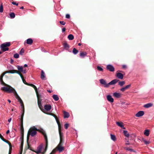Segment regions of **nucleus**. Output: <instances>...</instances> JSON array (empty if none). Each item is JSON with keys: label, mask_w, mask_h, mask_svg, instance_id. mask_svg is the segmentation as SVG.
<instances>
[{"label": "nucleus", "mask_w": 154, "mask_h": 154, "mask_svg": "<svg viewBox=\"0 0 154 154\" xmlns=\"http://www.w3.org/2000/svg\"><path fill=\"white\" fill-rule=\"evenodd\" d=\"M8 69L9 70L8 71H11L12 72L14 70H16L14 69V67L13 66L11 65H9L8 66Z\"/></svg>", "instance_id": "nucleus-22"}, {"label": "nucleus", "mask_w": 154, "mask_h": 154, "mask_svg": "<svg viewBox=\"0 0 154 154\" xmlns=\"http://www.w3.org/2000/svg\"><path fill=\"white\" fill-rule=\"evenodd\" d=\"M44 108L46 111H49L51 109V106L50 105H46L44 106Z\"/></svg>", "instance_id": "nucleus-16"}, {"label": "nucleus", "mask_w": 154, "mask_h": 154, "mask_svg": "<svg viewBox=\"0 0 154 154\" xmlns=\"http://www.w3.org/2000/svg\"><path fill=\"white\" fill-rule=\"evenodd\" d=\"M43 112H44V113H45L49 115H51L52 116H53L55 118V119H56V121L58 125V127H59L60 126V124L59 122L57 120V117L54 114L52 113H46V112H45L44 111H43Z\"/></svg>", "instance_id": "nucleus-7"}, {"label": "nucleus", "mask_w": 154, "mask_h": 154, "mask_svg": "<svg viewBox=\"0 0 154 154\" xmlns=\"http://www.w3.org/2000/svg\"><path fill=\"white\" fill-rule=\"evenodd\" d=\"M63 114H64V118H68L69 116V113L65 111H63Z\"/></svg>", "instance_id": "nucleus-24"}, {"label": "nucleus", "mask_w": 154, "mask_h": 154, "mask_svg": "<svg viewBox=\"0 0 154 154\" xmlns=\"http://www.w3.org/2000/svg\"><path fill=\"white\" fill-rule=\"evenodd\" d=\"M3 6L2 4H1L0 6V12L2 13L3 11Z\"/></svg>", "instance_id": "nucleus-41"}, {"label": "nucleus", "mask_w": 154, "mask_h": 154, "mask_svg": "<svg viewBox=\"0 0 154 154\" xmlns=\"http://www.w3.org/2000/svg\"><path fill=\"white\" fill-rule=\"evenodd\" d=\"M107 100L110 103H112L114 102V99L110 95H107Z\"/></svg>", "instance_id": "nucleus-14"}, {"label": "nucleus", "mask_w": 154, "mask_h": 154, "mask_svg": "<svg viewBox=\"0 0 154 154\" xmlns=\"http://www.w3.org/2000/svg\"><path fill=\"white\" fill-rule=\"evenodd\" d=\"M37 132L36 131H33L29 129L28 130L27 135V141L29 140L30 135L31 137H33L35 136Z\"/></svg>", "instance_id": "nucleus-4"}, {"label": "nucleus", "mask_w": 154, "mask_h": 154, "mask_svg": "<svg viewBox=\"0 0 154 154\" xmlns=\"http://www.w3.org/2000/svg\"><path fill=\"white\" fill-rule=\"evenodd\" d=\"M7 73H10L12 74V72L8 71H5L2 74V76H4L5 74H7Z\"/></svg>", "instance_id": "nucleus-38"}, {"label": "nucleus", "mask_w": 154, "mask_h": 154, "mask_svg": "<svg viewBox=\"0 0 154 154\" xmlns=\"http://www.w3.org/2000/svg\"><path fill=\"white\" fill-rule=\"evenodd\" d=\"M10 146V149H9V154H10V151H11V145Z\"/></svg>", "instance_id": "nucleus-57"}, {"label": "nucleus", "mask_w": 154, "mask_h": 154, "mask_svg": "<svg viewBox=\"0 0 154 154\" xmlns=\"http://www.w3.org/2000/svg\"><path fill=\"white\" fill-rule=\"evenodd\" d=\"M100 83L103 85L106 88H108V83H106V81L103 79H101L99 80Z\"/></svg>", "instance_id": "nucleus-8"}, {"label": "nucleus", "mask_w": 154, "mask_h": 154, "mask_svg": "<svg viewBox=\"0 0 154 154\" xmlns=\"http://www.w3.org/2000/svg\"><path fill=\"white\" fill-rule=\"evenodd\" d=\"M59 22L61 24L63 25H65L66 24V23L63 21H60Z\"/></svg>", "instance_id": "nucleus-50"}, {"label": "nucleus", "mask_w": 154, "mask_h": 154, "mask_svg": "<svg viewBox=\"0 0 154 154\" xmlns=\"http://www.w3.org/2000/svg\"><path fill=\"white\" fill-rule=\"evenodd\" d=\"M32 40L30 38H28L26 40V43L28 44L31 45L32 44L33 42Z\"/></svg>", "instance_id": "nucleus-23"}, {"label": "nucleus", "mask_w": 154, "mask_h": 154, "mask_svg": "<svg viewBox=\"0 0 154 154\" xmlns=\"http://www.w3.org/2000/svg\"><path fill=\"white\" fill-rule=\"evenodd\" d=\"M144 134L147 136H148L149 134V131L148 129L145 130L144 131Z\"/></svg>", "instance_id": "nucleus-27"}, {"label": "nucleus", "mask_w": 154, "mask_h": 154, "mask_svg": "<svg viewBox=\"0 0 154 154\" xmlns=\"http://www.w3.org/2000/svg\"><path fill=\"white\" fill-rule=\"evenodd\" d=\"M10 45V42H6L0 45V48L3 52H5L8 50L9 48L7 47L9 46Z\"/></svg>", "instance_id": "nucleus-3"}, {"label": "nucleus", "mask_w": 154, "mask_h": 154, "mask_svg": "<svg viewBox=\"0 0 154 154\" xmlns=\"http://www.w3.org/2000/svg\"><path fill=\"white\" fill-rule=\"evenodd\" d=\"M152 104L151 103H148L144 105V107L145 108H148L151 107Z\"/></svg>", "instance_id": "nucleus-31"}, {"label": "nucleus", "mask_w": 154, "mask_h": 154, "mask_svg": "<svg viewBox=\"0 0 154 154\" xmlns=\"http://www.w3.org/2000/svg\"><path fill=\"white\" fill-rule=\"evenodd\" d=\"M14 57L15 58H18L19 57V55L18 54L16 53L14 54Z\"/></svg>", "instance_id": "nucleus-43"}, {"label": "nucleus", "mask_w": 154, "mask_h": 154, "mask_svg": "<svg viewBox=\"0 0 154 154\" xmlns=\"http://www.w3.org/2000/svg\"><path fill=\"white\" fill-rule=\"evenodd\" d=\"M56 149L59 152H62L64 149L63 147H57Z\"/></svg>", "instance_id": "nucleus-25"}, {"label": "nucleus", "mask_w": 154, "mask_h": 154, "mask_svg": "<svg viewBox=\"0 0 154 154\" xmlns=\"http://www.w3.org/2000/svg\"><path fill=\"white\" fill-rule=\"evenodd\" d=\"M52 97H53V98L54 99L55 101H58L59 99V98L57 95L54 94V95H53Z\"/></svg>", "instance_id": "nucleus-29"}, {"label": "nucleus", "mask_w": 154, "mask_h": 154, "mask_svg": "<svg viewBox=\"0 0 154 154\" xmlns=\"http://www.w3.org/2000/svg\"><path fill=\"white\" fill-rule=\"evenodd\" d=\"M64 47L66 49L68 50L69 48V45L66 42H65L63 44Z\"/></svg>", "instance_id": "nucleus-28"}, {"label": "nucleus", "mask_w": 154, "mask_h": 154, "mask_svg": "<svg viewBox=\"0 0 154 154\" xmlns=\"http://www.w3.org/2000/svg\"><path fill=\"white\" fill-rule=\"evenodd\" d=\"M113 96L115 97L119 98L121 97V94L116 92L113 93Z\"/></svg>", "instance_id": "nucleus-13"}, {"label": "nucleus", "mask_w": 154, "mask_h": 154, "mask_svg": "<svg viewBox=\"0 0 154 154\" xmlns=\"http://www.w3.org/2000/svg\"><path fill=\"white\" fill-rule=\"evenodd\" d=\"M42 149V146H39L37 148V149H36V152L37 154L39 153H40L41 152V151Z\"/></svg>", "instance_id": "nucleus-19"}, {"label": "nucleus", "mask_w": 154, "mask_h": 154, "mask_svg": "<svg viewBox=\"0 0 154 154\" xmlns=\"http://www.w3.org/2000/svg\"><path fill=\"white\" fill-rule=\"evenodd\" d=\"M119 80L116 79L112 80L108 83V87H109V85H114Z\"/></svg>", "instance_id": "nucleus-15"}, {"label": "nucleus", "mask_w": 154, "mask_h": 154, "mask_svg": "<svg viewBox=\"0 0 154 154\" xmlns=\"http://www.w3.org/2000/svg\"><path fill=\"white\" fill-rule=\"evenodd\" d=\"M66 17L67 18H69L70 17V16L69 14H67L66 15Z\"/></svg>", "instance_id": "nucleus-52"}, {"label": "nucleus", "mask_w": 154, "mask_h": 154, "mask_svg": "<svg viewBox=\"0 0 154 154\" xmlns=\"http://www.w3.org/2000/svg\"><path fill=\"white\" fill-rule=\"evenodd\" d=\"M9 87L11 88H8V87H3L2 88V89L8 92L13 93H14L16 97V98L18 100V101L20 102V109L22 111L21 118L23 119L24 113V108L23 103V102L20 97L17 94L16 91L11 86H9Z\"/></svg>", "instance_id": "nucleus-1"}, {"label": "nucleus", "mask_w": 154, "mask_h": 154, "mask_svg": "<svg viewBox=\"0 0 154 154\" xmlns=\"http://www.w3.org/2000/svg\"><path fill=\"white\" fill-rule=\"evenodd\" d=\"M72 52L74 54H76L78 53V51L75 48H74Z\"/></svg>", "instance_id": "nucleus-36"}, {"label": "nucleus", "mask_w": 154, "mask_h": 154, "mask_svg": "<svg viewBox=\"0 0 154 154\" xmlns=\"http://www.w3.org/2000/svg\"><path fill=\"white\" fill-rule=\"evenodd\" d=\"M14 73H17L18 74L20 75L21 79H23V77L22 74L21 73H20V72H18V71H17V70H14V71H13V72H12V74H14Z\"/></svg>", "instance_id": "nucleus-21"}, {"label": "nucleus", "mask_w": 154, "mask_h": 154, "mask_svg": "<svg viewBox=\"0 0 154 154\" xmlns=\"http://www.w3.org/2000/svg\"><path fill=\"white\" fill-rule=\"evenodd\" d=\"M126 67H127V66L126 65H124L122 66V68H124V69L126 68Z\"/></svg>", "instance_id": "nucleus-55"}, {"label": "nucleus", "mask_w": 154, "mask_h": 154, "mask_svg": "<svg viewBox=\"0 0 154 154\" xmlns=\"http://www.w3.org/2000/svg\"><path fill=\"white\" fill-rule=\"evenodd\" d=\"M97 69L99 71H102L103 70V69L101 66H98L97 67Z\"/></svg>", "instance_id": "nucleus-40"}, {"label": "nucleus", "mask_w": 154, "mask_h": 154, "mask_svg": "<svg viewBox=\"0 0 154 154\" xmlns=\"http://www.w3.org/2000/svg\"><path fill=\"white\" fill-rule=\"evenodd\" d=\"M11 3L12 4L14 5H15L16 6H17L18 5V3H16L14 2H11Z\"/></svg>", "instance_id": "nucleus-53"}, {"label": "nucleus", "mask_w": 154, "mask_h": 154, "mask_svg": "<svg viewBox=\"0 0 154 154\" xmlns=\"http://www.w3.org/2000/svg\"><path fill=\"white\" fill-rule=\"evenodd\" d=\"M116 124L119 127L122 128V129H125V128L124 126L123 125V123L121 122H117Z\"/></svg>", "instance_id": "nucleus-17"}, {"label": "nucleus", "mask_w": 154, "mask_h": 154, "mask_svg": "<svg viewBox=\"0 0 154 154\" xmlns=\"http://www.w3.org/2000/svg\"><path fill=\"white\" fill-rule=\"evenodd\" d=\"M66 30V28H63L62 29V32H64Z\"/></svg>", "instance_id": "nucleus-56"}, {"label": "nucleus", "mask_w": 154, "mask_h": 154, "mask_svg": "<svg viewBox=\"0 0 154 154\" xmlns=\"http://www.w3.org/2000/svg\"><path fill=\"white\" fill-rule=\"evenodd\" d=\"M131 84H129L128 85H126L125 87L127 89L129 88L131 86Z\"/></svg>", "instance_id": "nucleus-49"}, {"label": "nucleus", "mask_w": 154, "mask_h": 154, "mask_svg": "<svg viewBox=\"0 0 154 154\" xmlns=\"http://www.w3.org/2000/svg\"><path fill=\"white\" fill-rule=\"evenodd\" d=\"M27 66V64H25L24 65V67H26Z\"/></svg>", "instance_id": "nucleus-60"}, {"label": "nucleus", "mask_w": 154, "mask_h": 154, "mask_svg": "<svg viewBox=\"0 0 154 154\" xmlns=\"http://www.w3.org/2000/svg\"><path fill=\"white\" fill-rule=\"evenodd\" d=\"M116 76L118 79H122L123 78V74L119 72H118L117 73Z\"/></svg>", "instance_id": "nucleus-20"}, {"label": "nucleus", "mask_w": 154, "mask_h": 154, "mask_svg": "<svg viewBox=\"0 0 154 154\" xmlns=\"http://www.w3.org/2000/svg\"><path fill=\"white\" fill-rule=\"evenodd\" d=\"M30 130H36L37 131H38L39 132H41L42 133V134L43 135L45 139V142H46V149L47 148L48 145V141L47 140V136L46 135V133L45 132V131L43 129H38L37 128H35V127L34 126H32L29 129Z\"/></svg>", "instance_id": "nucleus-2"}, {"label": "nucleus", "mask_w": 154, "mask_h": 154, "mask_svg": "<svg viewBox=\"0 0 154 154\" xmlns=\"http://www.w3.org/2000/svg\"><path fill=\"white\" fill-rule=\"evenodd\" d=\"M47 91L49 93H51L52 92V91H51L50 90H48Z\"/></svg>", "instance_id": "nucleus-62"}, {"label": "nucleus", "mask_w": 154, "mask_h": 154, "mask_svg": "<svg viewBox=\"0 0 154 154\" xmlns=\"http://www.w3.org/2000/svg\"><path fill=\"white\" fill-rule=\"evenodd\" d=\"M38 106H39V108L42 110L43 112V111H45V110L44 109H43L44 110H43L42 109H41V106H42V105H41V103L40 102H39V101H38Z\"/></svg>", "instance_id": "nucleus-39"}, {"label": "nucleus", "mask_w": 154, "mask_h": 154, "mask_svg": "<svg viewBox=\"0 0 154 154\" xmlns=\"http://www.w3.org/2000/svg\"><path fill=\"white\" fill-rule=\"evenodd\" d=\"M20 129L21 131V133H23L24 131V129L23 126V119H22V118H21L20 119Z\"/></svg>", "instance_id": "nucleus-9"}, {"label": "nucleus", "mask_w": 154, "mask_h": 154, "mask_svg": "<svg viewBox=\"0 0 154 154\" xmlns=\"http://www.w3.org/2000/svg\"><path fill=\"white\" fill-rule=\"evenodd\" d=\"M63 142L60 141V143L57 147H63L62 146Z\"/></svg>", "instance_id": "nucleus-44"}, {"label": "nucleus", "mask_w": 154, "mask_h": 154, "mask_svg": "<svg viewBox=\"0 0 154 154\" xmlns=\"http://www.w3.org/2000/svg\"><path fill=\"white\" fill-rule=\"evenodd\" d=\"M127 89H126V88H125V87H124L122 88H121L120 89V91H122V92H124V91L125 90H127Z\"/></svg>", "instance_id": "nucleus-47"}, {"label": "nucleus", "mask_w": 154, "mask_h": 154, "mask_svg": "<svg viewBox=\"0 0 154 154\" xmlns=\"http://www.w3.org/2000/svg\"><path fill=\"white\" fill-rule=\"evenodd\" d=\"M11 119H11V118H10L9 119H8V122H11Z\"/></svg>", "instance_id": "nucleus-58"}, {"label": "nucleus", "mask_w": 154, "mask_h": 154, "mask_svg": "<svg viewBox=\"0 0 154 154\" xmlns=\"http://www.w3.org/2000/svg\"><path fill=\"white\" fill-rule=\"evenodd\" d=\"M125 83L124 81H121L119 82L118 84L120 86H122L125 84Z\"/></svg>", "instance_id": "nucleus-37"}, {"label": "nucleus", "mask_w": 154, "mask_h": 154, "mask_svg": "<svg viewBox=\"0 0 154 154\" xmlns=\"http://www.w3.org/2000/svg\"><path fill=\"white\" fill-rule=\"evenodd\" d=\"M9 132H10L9 130H8L7 131V132H6V134H8V133H9Z\"/></svg>", "instance_id": "nucleus-61"}, {"label": "nucleus", "mask_w": 154, "mask_h": 154, "mask_svg": "<svg viewBox=\"0 0 154 154\" xmlns=\"http://www.w3.org/2000/svg\"><path fill=\"white\" fill-rule=\"evenodd\" d=\"M123 133L125 136L126 137H129V134L128 133L127 131L125 130L123 131Z\"/></svg>", "instance_id": "nucleus-30"}, {"label": "nucleus", "mask_w": 154, "mask_h": 154, "mask_svg": "<svg viewBox=\"0 0 154 154\" xmlns=\"http://www.w3.org/2000/svg\"><path fill=\"white\" fill-rule=\"evenodd\" d=\"M41 78L42 80H45L46 79L45 72L43 70L41 71Z\"/></svg>", "instance_id": "nucleus-18"}, {"label": "nucleus", "mask_w": 154, "mask_h": 154, "mask_svg": "<svg viewBox=\"0 0 154 154\" xmlns=\"http://www.w3.org/2000/svg\"><path fill=\"white\" fill-rule=\"evenodd\" d=\"M57 149L56 148V149H54L51 152V153L50 154H54L57 151Z\"/></svg>", "instance_id": "nucleus-45"}, {"label": "nucleus", "mask_w": 154, "mask_h": 154, "mask_svg": "<svg viewBox=\"0 0 154 154\" xmlns=\"http://www.w3.org/2000/svg\"><path fill=\"white\" fill-rule=\"evenodd\" d=\"M86 53L83 52H81L80 56L82 58H84L86 55Z\"/></svg>", "instance_id": "nucleus-26"}, {"label": "nucleus", "mask_w": 154, "mask_h": 154, "mask_svg": "<svg viewBox=\"0 0 154 154\" xmlns=\"http://www.w3.org/2000/svg\"><path fill=\"white\" fill-rule=\"evenodd\" d=\"M22 81H23V83L25 84H27L26 82V81L24 79H23H23H22Z\"/></svg>", "instance_id": "nucleus-54"}, {"label": "nucleus", "mask_w": 154, "mask_h": 154, "mask_svg": "<svg viewBox=\"0 0 154 154\" xmlns=\"http://www.w3.org/2000/svg\"><path fill=\"white\" fill-rule=\"evenodd\" d=\"M10 16L11 18H14L15 17V14L14 13L12 12L10 14Z\"/></svg>", "instance_id": "nucleus-35"}, {"label": "nucleus", "mask_w": 154, "mask_h": 154, "mask_svg": "<svg viewBox=\"0 0 154 154\" xmlns=\"http://www.w3.org/2000/svg\"><path fill=\"white\" fill-rule=\"evenodd\" d=\"M125 149L128 151H134V150L131 149H130V148L128 147H126L125 148Z\"/></svg>", "instance_id": "nucleus-48"}, {"label": "nucleus", "mask_w": 154, "mask_h": 154, "mask_svg": "<svg viewBox=\"0 0 154 154\" xmlns=\"http://www.w3.org/2000/svg\"><path fill=\"white\" fill-rule=\"evenodd\" d=\"M142 141L146 145L149 144L150 143L149 141L146 140L144 138H142Z\"/></svg>", "instance_id": "nucleus-34"}, {"label": "nucleus", "mask_w": 154, "mask_h": 154, "mask_svg": "<svg viewBox=\"0 0 154 154\" xmlns=\"http://www.w3.org/2000/svg\"><path fill=\"white\" fill-rule=\"evenodd\" d=\"M59 132L60 136V141L61 142H63V134L61 131V126L58 127Z\"/></svg>", "instance_id": "nucleus-5"}, {"label": "nucleus", "mask_w": 154, "mask_h": 154, "mask_svg": "<svg viewBox=\"0 0 154 154\" xmlns=\"http://www.w3.org/2000/svg\"><path fill=\"white\" fill-rule=\"evenodd\" d=\"M144 114V112L143 111H139L135 115V116L137 117H140L143 116Z\"/></svg>", "instance_id": "nucleus-11"}, {"label": "nucleus", "mask_w": 154, "mask_h": 154, "mask_svg": "<svg viewBox=\"0 0 154 154\" xmlns=\"http://www.w3.org/2000/svg\"><path fill=\"white\" fill-rule=\"evenodd\" d=\"M107 69L111 72H113L114 70V68L112 65L109 64L107 66Z\"/></svg>", "instance_id": "nucleus-10"}, {"label": "nucleus", "mask_w": 154, "mask_h": 154, "mask_svg": "<svg viewBox=\"0 0 154 154\" xmlns=\"http://www.w3.org/2000/svg\"><path fill=\"white\" fill-rule=\"evenodd\" d=\"M14 61L13 60L11 59V63H12Z\"/></svg>", "instance_id": "nucleus-63"}, {"label": "nucleus", "mask_w": 154, "mask_h": 154, "mask_svg": "<svg viewBox=\"0 0 154 154\" xmlns=\"http://www.w3.org/2000/svg\"><path fill=\"white\" fill-rule=\"evenodd\" d=\"M68 38L69 40H72L74 39V36L72 34H69L68 36Z\"/></svg>", "instance_id": "nucleus-32"}, {"label": "nucleus", "mask_w": 154, "mask_h": 154, "mask_svg": "<svg viewBox=\"0 0 154 154\" xmlns=\"http://www.w3.org/2000/svg\"><path fill=\"white\" fill-rule=\"evenodd\" d=\"M110 136H111V139L112 140H113L114 141H115L116 140V137L115 135H113L112 134H111Z\"/></svg>", "instance_id": "nucleus-33"}, {"label": "nucleus", "mask_w": 154, "mask_h": 154, "mask_svg": "<svg viewBox=\"0 0 154 154\" xmlns=\"http://www.w3.org/2000/svg\"><path fill=\"white\" fill-rule=\"evenodd\" d=\"M2 140L3 141H4V142L6 143H8L9 145L10 146L11 145V144L9 143V142L7 140H6L4 138H3V137L2 139Z\"/></svg>", "instance_id": "nucleus-42"}, {"label": "nucleus", "mask_w": 154, "mask_h": 154, "mask_svg": "<svg viewBox=\"0 0 154 154\" xmlns=\"http://www.w3.org/2000/svg\"><path fill=\"white\" fill-rule=\"evenodd\" d=\"M27 85H29V86L32 87L33 88H34V89L35 90V92H36V94H37V97L38 99V98H39L38 95V92H37V89L36 87L34 85L32 84H27Z\"/></svg>", "instance_id": "nucleus-12"}, {"label": "nucleus", "mask_w": 154, "mask_h": 154, "mask_svg": "<svg viewBox=\"0 0 154 154\" xmlns=\"http://www.w3.org/2000/svg\"><path fill=\"white\" fill-rule=\"evenodd\" d=\"M24 50H23V48H22L21 50L20 51V52H19V54L20 55H22L24 53Z\"/></svg>", "instance_id": "nucleus-46"}, {"label": "nucleus", "mask_w": 154, "mask_h": 154, "mask_svg": "<svg viewBox=\"0 0 154 154\" xmlns=\"http://www.w3.org/2000/svg\"><path fill=\"white\" fill-rule=\"evenodd\" d=\"M126 145H129L130 144L129 141H127V143H125Z\"/></svg>", "instance_id": "nucleus-59"}, {"label": "nucleus", "mask_w": 154, "mask_h": 154, "mask_svg": "<svg viewBox=\"0 0 154 154\" xmlns=\"http://www.w3.org/2000/svg\"><path fill=\"white\" fill-rule=\"evenodd\" d=\"M69 125L68 123H66L65 125L64 126H65V128H66V129H67L68 127L69 126Z\"/></svg>", "instance_id": "nucleus-51"}, {"label": "nucleus", "mask_w": 154, "mask_h": 154, "mask_svg": "<svg viewBox=\"0 0 154 154\" xmlns=\"http://www.w3.org/2000/svg\"><path fill=\"white\" fill-rule=\"evenodd\" d=\"M0 137L1 139L3 138L1 134H0Z\"/></svg>", "instance_id": "nucleus-64"}, {"label": "nucleus", "mask_w": 154, "mask_h": 154, "mask_svg": "<svg viewBox=\"0 0 154 154\" xmlns=\"http://www.w3.org/2000/svg\"><path fill=\"white\" fill-rule=\"evenodd\" d=\"M18 70L20 72L25 74L26 73V69H23V67L21 66L18 65L17 66Z\"/></svg>", "instance_id": "nucleus-6"}]
</instances>
